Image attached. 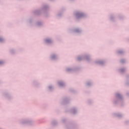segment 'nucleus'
<instances>
[{
    "label": "nucleus",
    "instance_id": "f257e3e1",
    "mask_svg": "<svg viewBox=\"0 0 129 129\" xmlns=\"http://www.w3.org/2000/svg\"><path fill=\"white\" fill-rule=\"evenodd\" d=\"M115 96L116 100L114 102V104H117L120 101L123 100V97L118 93H116Z\"/></svg>",
    "mask_w": 129,
    "mask_h": 129
},
{
    "label": "nucleus",
    "instance_id": "f03ea898",
    "mask_svg": "<svg viewBox=\"0 0 129 129\" xmlns=\"http://www.w3.org/2000/svg\"><path fill=\"white\" fill-rule=\"evenodd\" d=\"M49 9V6L48 5H44L43 6L42 9L41 10H36L34 12V15L36 16H39V15H41V12L42 11L43 12H46Z\"/></svg>",
    "mask_w": 129,
    "mask_h": 129
},
{
    "label": "nucleus",
    "instance_id": "7ed1b4c3",
    "mask_svg": "<svg viewBox=\"0 0 129 129\" xmlns=\"http://www.w3.org/2000/svg\"><path fill=\"white\" fill-rule=\"evenodd\" d=\"M75 15L76 17V19H81L82 18H86V14L83 13V12L77 11L76 12Z\"/></svg>",
    "mask_w": 129,
    "mask_h": 129
},
{
    "label": "nucleus",
    "instance_id": "20e7f679",
    "mask_svg": "<svg viewBox=\"0 0 129 129\" xmlns=\"http://www.w3.org/2000/svg\"><path fill=\"white\" fill-rule=\"evenodd\" d=\"M33 122L31 121V120H24V121H22L21 122V123L22 124H25V123H26L27 124H32V123Z\"/></svg>",
    "mask_w": 129,
    "mask_h": 129
},
{
    "label": "nucleus",
    "instance_id": "39448f33",
    "mask_svg": "<svg viewBox=\"0 0 129 129\" xmlns=\"http://www.w3.org/2000/svg\"><path fill=\"white\" fill-rule=\"evenodd\" d=\"M95 63L98 64V65H101V66H103L104 65V61L103 60H97L95 61Z\"/></svg>",
    "mask_w": 129,
    "mask_h": 129
},
{
    "label": "nucleus",
    "instance_id": "423d86ee",
    "mask_svg": "<svg viewBox=\"0 0 129 129\" xmlns=\"http://www.w3.org/2000/svg\"><path fill=\"white\" fill-rule=\"evenodd\" d=\"M69 101H70V100L66 97L64 98L62 102L63 104H67L68 103H69Z\"/></svg>",
    "mask_w": 129,
    "mask_h": 129
},
{
    "label": "nucleus",
    "instance_id": "0eeeda50",
    "mask_svg": "<svg viewBox=\"0 0 129 129\" xmlns=\"http://www.w3.org/2000/svg\"><path fill=\"white\" fill-rule=\"evenodd\" d=\"M113 115L114 116H116L117 117H118V118H121V117H122V115L118 113H115L113 114Z\"/></svg>",
    "mask_w": 129,
    "mask_h": 129
},
{
    "label": "nucleus",
    "instance_id": "6e6552de",
    "mask_svg": "<svg viewBox=\"0 0 129 129\" xmlns=\"http://www.w3.org/2000/svg\"><path fill=\"white\" fill-rule=\"evenodd\" d=\"M58 85L61 87H64L65 86V83L63 81H59L57 82Z\"/></svg>",
    "mask_w": 129,
    "mask_h": 129
},
{
    "label": "nucleus",
    "instance_id": "1a4fd4ad",
    "mask_svg": "<svg viewBox=\"0 0 129 129\" xmlns=\"http://www.w3.org/2000/svg\"><path fill=\"white\" fill-rule=\"evenodd\" d=\"M74 33H77V34H79V33H81V30L79 28H76L73 30Z\"/></svg>",
    "mask_w": 129,
    "mask_h": 129
},
{
    "label": "nucleus",
    "instance_id": "9d476101",
    "mask_svg": "<svg viewBox=\"0 0 129 129\" xmlns=\"http://www.w3.org/2000/svg\"><path fill=\"white\" fill-rule=\"evenodd\" d=\"M83 58L85 59L87 61H90V56L89 55H84Z\"/></svg>",
    "mask_w": 129,
    "mask_h": 129
},
{
    "label": "nucleus",
    "instance_id": "9b49d317",
    "mask_svg": "<svg viewBox=\"0 0 129 129\" xmlns=\"http://www.w3.org/2000/svg\"><path fill=\"white\" fill-rule=\"evenodd\" d=\"M45 43H47V44H51L52 43V40L50 39H46L45 40Z\"/></svg>",
    "mask_w": 129,
    "mask_h": 129
},
{
    "label": "nucleus",
    "instance_id": "f8f14e48",
    "mask_svg": "<svg viewBox=\"0 0 129 129\" xmlns=\"http://www.w3.org/2000/svg\"><path fill=\"white\" fill-rule=\"evenodd\" d=\"M71 111H73V114H76L77 113V110L75 108L71 109Z\"/></svg>",
    "mask_w": 129,
    "mask_h": 129
},
{
    "label": "nucleus",
    "instance_id": "ddd939ff",
    "mask_svg": "<svg viewBox=\"0 0 129 129\" xmlns=\"http://www.w3.org/2000/svg\"><path fill=\"white\" fill-rule=\"evenodd\" d=\"M117 54H119V55H122L124 54V51L123 50H118L117 51Z\"/></svg>",
    "mask_w": 129,
    "mask_h": 129
},
{
    "label": "nucleus",
    "instance_id": "4468645a",
    "mask_svg": "<svg viewBox=\"0 0 129 129\" xmlns=\"http://www.w3.org/2000/svg\"><path fill=\"white\" fill-rule=\"evenodd\" d=\"M51 59L52 60H56L57 59V56H56V54H52L51 57Z\"/></svg>",
    "mask_w": 129,
    "mask_h": 129
},
{
    "label": "nucleus",
    "instance_id": "2eb2a0df",
    "mask_svg": "<svg viewBox=\"0 0 129 129\" xmlns=\"http://www.w3.org/2000/svg\"><path fill=\"white\" fill-rule=\"evenodd\" d=\"M66 71L68 72H71L72 71H74V70L72 69H70V68H68V69H67Z\"/></svg>",
    "mask_w": 129,
    "mask_h": 129
},
{
    "label": "nucleus",
    "instance_id": "dca6fc26",
    "mask_svg": "<svg viewBox=\"0 0 129 129\" xmlns=\"http://www.w3.org/2000/svg\"><path fill=\"white\" fill-rule=\"evenodd\" d=\"M120 71L121 73H123L125 71V69H124V68H122V69H120Z\"/></svg>",
    "mask_w": 129,
    "mask_h": 129
},
{
    "label": "nucleus",
    "instance_id": "f3484780",
    "mask_svg": "<svg viewBox=\"0 0 129 129\" xmlns=\"http://www.w3.org/2000/svg\"><path fill=\"white\" fill-rule=\"evenodd\" d=\"M52 125H56L57 124V122L55 120H53L51 122Z\"/></svg>",
    "mask_w": 129,
    "mask_h": 129
},
{
    "label": "nucleus",
    "instance_id": "a211bd4d",
    "mask_svg": "<svg viewBox=\"0 0 129 129\" xmlns=\"http://www.w3.org/2000/svg\"><path fill=\"white\" fill-rule=\"evenodd\" d=\"M37 25L40 27L41 26H42V22H40V21H38L37 23Z\"/></svg>",
    "mask_w": 129,
    "mask_h": 129
},
{
    "label": "nucleus",
    "instance_id": "6ab92c4d",
    "mask_svg": "<svg viewBox=\"0 0 129 129\" xmlns=\"http://www.w3.org/2000/svg\"><path fill=\"white\" fill-rule=\"evenodd\" d=\"M86 84L87 86H91V85H92V84L90 82H88Z\"/></svg>",
    "mask_w": 129,
    "mask_h": 129
},
{
    "label": "nucleus",
    "instance_id": "aec40b11",
    "mask_svg": "<svg viewBox=\"0 0 129 129\" xmlns=\"http://www.w3.org/2000/svg\"><path fill=\"white\" fill-rule=\"evenodd\" d=\"M0 42L1 43H4V42H5V39L0 37Z\"/></svg>",
    "mask_w": 129,
    "mask_h": 129
},
{
    "label": "nucleus",
    "instance_id": "412c9836",
    "mask_svg": "<svg viewBox=\"0 0 129 129\" xmlns=\"http://www.w3.org/2000/svg\"><path fill=\"white\" fill-rule=\"evenodd\" d=\"M120 63H123L125 62V60L123 59H122L120 60Z\"/></svg>",
    "mask_w": 129,
    "mask_h": 129
},
{
    "label": "nucleus",
    "instance_id": "4be33fe9",
    "mask_svg": "<svg viewBox=\"0 0 129 129\" xmlns=\"http://www.w3.org/2000/svg\"><path fill=\"white\" fill-rule=\"evenodd\" d=\"M10 52L11 54H15V51L14 50V49H11L10 50Z\"/></svg>",
    "mask_w": 129,
    "mask_h": 129
},
{
    "label": "nucleus",
    "instance_id": "5701e85b",
    "mask_svg": "<svg viewBox=\"0 0 129 129\" xmlns=\"http://www.w3.org/2000/svg\"><path fill=\"white\" fill-rule=\"evenodd\" d=\"M81 60H82V57H81L80 56H78V61H81Z\"/></svg>",
    "mask_w": 129,
    "mask_h": 129
},
{
    "label": "nucleus",
    "instance_id": "b1692460",
    "mask_svg": "<svg viewBox=\"0 0 129 129\" xmlns=\"http://www.w3.org/2000/svg\"><path fill=\"white\" fill-rule=\"evenodd\" d=\"M52 89H53V87H52V86H49L48 87V89H49V90H52Z\"/></svg>",
    "mask_w": 129,
    "mask_h": 129
},
{
    "label": "nucleus",
    "instance_id": "393cba45",
    "mask_svg": "<svg viewBox=\"0 0 129 129\" xmlns=\"http://www.w3.org/2000/svg\"><path fill=\"white\" fill-rule=\"evenodd\" d=\"M113 20H114V17H113V16H111V17H110V20H111V21H113Z\"/></svg>",
    "mask_w": 129,
    "mask_h": 129
},
{
    "label": "nucleus",
    "instance_id": "a878e982",
    "mask_svg": "<svg viewBox=\"0 0 129 129\" xmlns=\"http://www.w3.org/2000/svg\"><path fill=\"white\" fill-rule=\"evenodd\" d=\"M70 91V92H75V90H73V89H71Z\"/></svg>",
    "mask_w": 129,
    "mask_h": 129
},
{
    "label": "nucleus",
    "instance_id": "bb28decb",
    "mask_svg": "<svg viewBox=\"0 0 129 129\" xmlns=\"http://www.w3.org/2000/svg\"><path fill=\"white\" fill-rule=\"evenodd\" d=\"M3 64H4V61L0 60V65H3Z\"/></svg>",
    "mask_w": 129,
    "mask_h": 129
},
{
    "label": "nucleus",
    "instance_id": "cd10ccee",
    "mask_svg": "<svg viewBox=\"0 0 129 129\" xmlns=\"http://www.w3.org/2000/svg\"><path fill=\"white\" fill-rule=\"evenodd\" d=\"M58 17H61L62 16V13H59L58 15H57Z\"/></svg>",
    "mask_w": 129,
    "mask_h": 129
},
{
    "label": "nucleus",
    "instance_id": "c85d7f7f",
    "mask_svg": "<svg viewBox=\"0 0 129 129\" xmlns=\"http://www.w3.org/2000/svg\"><path fill=\"white\" fill-rule=\"evenodd\" d=\"M65 121H66V119H63L62 120V122H65Z\"/></svg>",
    "mask_w": 129,
    "mask_h": 129
},
{
    "label": "nucleus",
    "instance_id": "c756f323",
    "mask_svg": "<svg viewBox=\"0 0 129 129\" xmlns=\"http://www.w3.org/2000/svg\"><path fill=\"white\" fill-rule=\"evenodd\" d=\"M126 78H127V79H128V78H129V75H127L126 76Z\"/></svg>",
    "mask_w": 129,
    "mask_h": 129
},
{
    "label": "nucleus",
    "instance_id": "7c9ffc66",
    "mask_svg": "<svg viewBox=\"0 0 129 129\" xmlns=\"http://www.w3.org/2000/svg\"><path fill=\"white\" fill-rule=\"evenodd\" d=\"M29 23H32V19H30V20H29Z\"/></svg>",
    "mask_w": 129,
    "mask_h": 129
},
{
    "label": "nucleus",
    "instance_id": "2f4dec72",
    "mask_svg": "<svg viewBox=\"0 0 129 129\" xmlns=\"http://www.w3.org/2000/svg\"><path fill=\"white\" fill-rule=\"evenodd\" d=\"M126 95H127V96H129V93H127Z\"/></svg>",
    "mask_w": 129,
    "mask_h": 129
},
{
    "label": "nucleus",
    "instance_id": "473e14b6",
    "mask_svg": "<svg viewBox=\"0 0 129 129\" xmlns=\"http://www.w3.org/2000/svg\"><path fill=\"white\" fill-rule=\"evenodd\" d=\"M70 127H71V128H70L69 129H72L73 126L72 125H70Z\"/></svg>",
    "mask_w": 129,
    "mask_h": 129
},
{
    "label": "nucleus",
    "instance_id": "72a5a7b5",
    "mask_svg": "<svg viewBox=\"0 0 129 129\" xmlns=\"http://www.w3.org/2000/svg\"><path fill=\"white\" fill-rule=\"evenodd\" d=\"M126 85H129V82L126 83Z\"/></svg>",
    "mask_w": 129,
    "mask_h": 129
},
{
    "label": "nucleus",
    "instance_id": "f704fd0d",
    "mask_svg": "<svg viewBox=\"0 0 129 129\" xmlns=\"http://www.w3.org/2000/svg\"><path fill=\"white\" fill-rule=\"evenodd\" d=\"M125 122H126V123H127V122H128L127 121H126Z\"/></svg>",
    "mask_w": 129,
    "mask_h": 129
},
{
    "label": "nucleus",
    "instance_id": "c9c22d12",
    "mask_svg": "<svg viewBox=\"0 0 129 129\" xmlns=\"http://www.w3.org/2000/svg\"><path fill=\"white\" fill-rule=\"evenodd\" d=\"M121 106H122V104H120Z\"/></svg>",
    "mask_w": 129,
    "mask_h": 129
},
{
    "label": "nucleus",
    "instance_id": "e433bc0d",
    "mask_svg": "<svg viewBox=\"0 0 129 129\" xmlns=\"http://www.w3.org/2000/svg\"><path fill=\"white\" fill-rule=\"evenodd\" d=\"M89 103H90V101H89Z\"/></svg>",
    "mask_w": 129,
    "mask_h": 129
}]
</instances>
